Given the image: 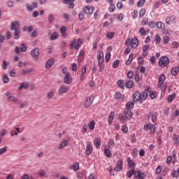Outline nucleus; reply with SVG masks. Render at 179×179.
<instances>
[{"label": "nucleus", "instance_id": "36", "mask_svg": "<svg viewBox=\"0 0 179 179\" xmlns=\"http://www.w3.org/2000/svg\"><path fill=\"white\" fill-rule=\"evenodd\" d=\"M83 43V41L82 40V38H78V41H77V44L75 46V50H79V48H80V45H82Z\"/></svg>", "mask_w": 179, "mask_h": 179}, {"label": "nucleus", "instance_id": "21", "mask_svg": "<svg viewBox=\"0 0 179 179\" xmlns=\"http://www.w3.org/2000/svg\"><path fill=\"white\" fill-rule=\"evenodd\" d=\"M124 117H126L127 120H131V118H132V111L129 109H127L124 111Z\"/></svg>", "mask_w": 179, "mask_h": 179}, {"label": "nucleus", "instance_id": "17", "mask_svg": "<svg viewBox=\"0 0 179 179\" xmlns=\"http://www.w3.org/2000/svg\"><path fill=\"white\" fill-rule=\"evenodd\" d=\"M166 24H173V23H176V16L172 15L166 18Z\"/></svg>", "mask_w": 179, "mask_h": 179}, {"label": "nucleus", "instance_id": "4", "mask_svg": "<svg viewBox=\"0 0 179 179\" xmlns=\"http://www.w3.org/2000/svg\"><path fill=\"white\" fill-rule=\"evenodd\" d=\"M166 80V76L164 74L159 76V82H158V87H160L163 92L166 91L167 87L166 84H164V81Z\"/></svg>", "mask_w": 179, "mask_h": 179}, {"label": "nucleus", "instance_id": "32", "mask_svg": "<svg viewBox=\"0 0 179 179\" xmlns=\"http://www.w3.org/2000/svg\"><path fill=\"white\" fill-rule=\"evenodd\" d=\"M134 81L132 80H129V81H127L126 83H125V86L126 87H127V89H131L132 87H134Z\"/></svg>", "mask_w": 179, "mask_h": 179}, {"label": "nucleus", "instance_id": "41", "mask_svg": "<svg viewBox=\"0 0 179 179\" xmlns=\"http://www.w3.org/2000/svg\"><path fill=\"white\" fill-rule=\"evenodd\" d=\"M156 26L157 27V29H164V24H163V22L158 21L156 23Z\"/></svg>", "mask_w": 179, "mask_h": 179}, {"label": "nucleus", "instance_id": "19", "mask_svg": "<svg viewBox=\"0 0 179 179\" xmlns=\"http://www.w3.org/2000/svg\"><path fill=\"white\" fill-rule=\"evenodd\" d=\"M75 0H64V3L69 5V9H72L73 6H75V3H73Z\"/></svg>", "mask_w": 179, "mask_h": 179}, {"label": "nucleus", "instance_id": "15", "mask_svg": "<svg viewBox=\"0 0 179 179\" xmlns=\"http://www.w3.org/2000/svg\"><path fill=\"white\" fill-rule=\"evenodd\" d=\"M134 178L144 179L145 178V173L141 172V171H135Z\"/></svg>", "mask_w": 179, "mask_h": 179}, {"label": "nucleus", "instance_id": "35", "mask_svg": "<svg viewBox=\"0 0 179 179\" xmlns=\"http://www.w3.org/2000/svg\"><path fill=\"white\" fill-rule=\"evenodd\" d=\"M119 120L122 124H124V122H127V117H125L123 114L119 115Z\"/></svg>", "mask_w": 179, "mask_h": 179}, {"label": "nucleus", "instance_id": "37", "mask_svg": "<svg viewBox=\"0 0 179 179\" xmlns=\"http://www.w3.org/2000/svg\"><path fill=\"white\" fill-rule=\"evenodd\" d=\"M134 60V55L130 54L129 56V59L126 61V65H131V63Z\"/></svg>", "mask_w": 179, "mask_h": 179}, {"label": "nucleus", "instance_id": "33", "mask_svg": "<svg viewBox=\"0 0 179 179\" xmlns=\"http://www.w3.org/2000/svg\"><path fill=\"white\" fill-rule=\"evenodd\" d=\"M104 155H105V156H106V157H108V158H110L113 156L111 151H110V149H108V148H105Z\"/></svg>", "mask_w": 179, "mask_h": 179}, {"label": "nucleus", "instance_id": "52", "mask_svg": "<svg viewBox=\"0 0 179 179\" xmlns=\"http://www.w3.org/2000/svg\"><path fill=\"white\" fill-rule=\"evenodd\" d=\"M156 120H157V113H154L152 115L151 120L152 121V122H155Z\"/></svg>", "mask_w": 179, "mask_h": 179}, {"label": "nucleus", "instance_id": "59", "mask_svg": "<svg viewBox=\"0 0 179 179\" xmlns=\"http://www.w3.org/2000/svg\"><path fill=\"white\" fill-rule=\"evenodd\" d=\"M163 41L164 44H168L169 41H170V38L168 36H165L163 38Z\"/></svg>", "mask_w": 179, "mask_h": 179}, {"label": "nucleus", "instance_id": "1", "mask_svg": "<svg viewBox=\"0 0 179 179\" xmlns=\"http://www.w3.org/2000/svg\"><path fill=\"white\" fill-rule=\"evenodd\" d=\"M151 97V99H156V96H157V92L152 91V89L150 87H148L147 90L143 91L141 94L139 92H136L133 94V100L134 101H139L141 104L148 99V96Z\"/></svg>", "mask_w": 179, "mask_h": 179}, {"label": "nucleus", "instance_id": "61", "mask_svg": "<svg viewBox=\"0 0 179 179\" xmlns=\"http://www.w3.org/2000/svg\"><path fill=\"white\" fill-rule=\"evenodd\" d=\"M99 71L103 72V69H104V64H98Z\"/></svg>", "mask_w": 179, "mask_h": 179}, {"label": "nucleus", "instance_id": "54", "mask_svg": "<svg viewBox=\"0 0 179 179\" xmlns=\"http://www.w3.org/2000/svg\"><path fill=\"white\" fill-rule=\"evenodd\" d=\"M171 162H173V157L168 156L166 158V164H171Z\"/></svg>", "mask_w": 179, "mask_h": 179}, {"label": "nucleus", "instance_id": "25", "mask_svg": "<svg viewBox=\"0 0 179 179\" xmlns=\"http://www.w3.org/2000/svg\"><path fill=\"white\" fill-rule=\"evenodd\" d=\"M33 72V68H29L22 70V75H30Z\"/></svg>", "mask_w": 179, "mask_h": 179}, {"label": "nucleus", "instance_id": "39", "mask_svg": "<svg viewBox=\"0 0 179 179\" xmlns=\"http://www.w3.org/2000/svg\"><path fill=\"white\" fill-rule=\"evenodd\" d=\"M8 100L11 103H18L17 99H16L15 96H10L8 97Z\"/></svg>", "mask_w": 179, "mask_h": 179}, {"label": "nucleus", "instance_id": "64", "mask_svg": "<svg viewBox=\"0 0 179 179\" xmlns=\"http://www.w3.org/2000/svg\"><path fill=\"white\" fill-rule=\"evenodd\" d=\"M118 65H120V60H116L113 64V68H118Z\"/></svg>", "mask_w": 179, "mask_h": 179}, {"label": "nucleus", "instance_id": "28", "mask_svg": "<svg viewBox=\"0 0 179 179\" xmlns=\"http://www.w3.org/2000/svg\"><path fill=\"white\" fill-rule=\"evenodd\" d=\"M59 37L58 32H54L50 37V41H54V40H57Z\"/></svg>", "mask_w": 179, "mask_h": 179}, {"label": "nucleus", "instance_id": "12", "mask_svg": "<svg viewBox=\"0 0 179 179\" xmlns=\"http://www.w3.org/2000/svg\"><path fill=\"white\" fill-rule=\"evenodd\" d=\"M36 8H37V2H35V1L32 2V5H30V4L26 5V9L29 12H33V10L36 9Z\"/></svg>", "mask_w": 179, "mask_h": 179}, {"label": "nucleus", "instance_id": "49", "mask_svg": "<svg viewBox=\"0 0 179 179\" xmlns=\"http://www.w3.org/2000/svg\"><path fill=\"white\" fill-rule=\"evenodd\" d=\"M122 131L123 134H127L128 133V126L127 125H123L122 127Z\"/></svg>", "mask_w": 179, "mask_h": 179}, {"label": "nucleus", "instance_id": "45", "mask_svg": "<svg viewBox=\"0 0 179 179\" xmlns=\"http://www.w3.org/2000/svg\"><path fill=\"white\" fill-rule=\"evenodd\" d=\"M178 72V69L177 68H173L171 71V75H173V76H176Z\"/></svg>", "mask_w": 179, "mask_h": 179}, {"label": "nucleus", "instance_id": "24", "mask_svg": "<svg viewBox=\"0 0 179 179\" xmlns=\"http://www.w3.org/2000/svg\"><path fill=\"white\" fill-rule=\"evenodd\" d=\"M173 141L175 145H177L178 146H179V136H178V135L174 134L173 135Z\"/></svg>", "mask_w": 179, "mask_h": 179}, {"label": "nucleus", "instance_id": "55", "mask_svg": "<svg viewBox=\"0 0 179 179\" xmlns=\"http://www.w3.org/2000/svg\"><path fill=\"white\" fill-rule=\"evenodd\" d=\"M117 85L120 89H124V81L120 80L117 81Z\"/></svg>", "mask_w": 179, "mask_h": 179}, {"label": "nucleus", "instance_id": "10", "mask_svg": "<svg viewBox=\"0 0 179 179\" xmlns=\"http://www.w3.org/2000/svg\"><path fill=\"white\" fill-rule=\"evenodd\" d=\"M40 55V50L38 48H35L31 51V57L37 59Z\"/></svg>", "mask_w": 179, "mask_h": 179}, {"label": "nucleus", "instance_id": "29", "mask_svg": "<svg viewBox=\"0 0 179 179\" xmlns=\"http://www.w3.org/2000/svg\"><path fill=\"white\" fill-rule=\"evenodd\" d=\"M114 120V112H110V115L108 116V124L109 125H111L113 124V121Z\"/></svg>", "mask_w": 179, "mask_h": 179}, {"label": "nucleus", "instance_id": "62", "mask_svg": "<svg viewBox=\"0 0 179 179\" xmlns=\"http://www.w3.org/2000/svg\"><path fill=\"white\" fill-rule=\"evenodd\" d=\"M148 26H149V27H151V29H153V27H155L156 26V22H155V21H150L148 23Z\"/></svg>", "mask_w": 179, "mask_h": 179}, {"label": "nucleus", "instance_id": "60", "mask_svg": "<svg viewBox=\"0 0 179 179\" xmlns=\"http://www.w3.org/2000/svg\"><path fill=\"white\" fill-rule=\"evenodd\" d=\"M137 61L139 65H142L143 64V57H138Z\"/></svg>", "mask_w": 179, "mask_h": 179}, {"label": "nucleus", "instance_id": "50", "mask_svg": "<svg viewBox=\"0 0 179 179\" xmlns=\"http://www.w3.org/2000/svg\"><path fill=\"white\" fill-rule=\"evenodd\" d=\"M78 41H76V39H73L71 43H70V49L72 50V48H73V47H75V45H76Z\"/></svg>", "mask_w": 179, "mask_h": 179}, {"label": "nucleus", "instance_id": "31", "mask_svg": "<svg viewBox=\"0 0 179 179\" xmlns=\"http://www.w3.org/2000/svg\"><path fill=\"white\" fill-rule=\"evenodd\" d=\"M69 145V143L67 140L63 141L59 145V149H64V148H66V146H68Z\"/></svg>", "mask_w": 179, "mask_h": 179}, {"label": "nucleus", "instance_id": "51", "mask_svg": "<svg viewBox=\"0 0 179 179\" xmlns=\"http://www.w3.org/2000/svg\"><path fill=\"white\" fill-rule=\"evenodd\" d=\"M114 10H115V5H114V4H110L109 12H110V13H113V12H114Z\"/></svg>", "mask_w": 179, "mask_h": 179}, {"label": "nucleus", "instance_id": "13", "mask_svg": "<svg viewBox=\"0 0 179 179\" xmlns=\"http://www.w3.org/2000/svg\"><path fill=\"white\" fill-rule=\"evenodd\" d=\"M84 12L87 13V15H92L93 12H94V8L93 6H87L84 8Z\"/></svg>", "mask_w": 179, "mask_h": 179}, {"label": "nucleus", "instance_id": "20", "mask_svg": "<svg viewBox=\"0 0 179 179\" xmlns=\"http://www.w3.org/2000/svg\"><path fill=\"white\" fill-rule=\"evenodd\" d=\"M135 169H129L126 173L127 178H132L133 176H135Z\"/></svg>", "mask_w": 179, "mask_h": 179}, {"label": "nucleus", "instance_id": "26", "mask_svg": "<svg viewBox=\"0 0 179 179\" xmlns=\"http://www.w3.org/2000/svg\"><path fill=\"white\" fill-rule=\"evenodd\" d=\"M70 169L71 170H73L74 171H78V170H79V163L76 162L70 166Z\"/></svg>", "mask_w": 179, "mask_h": 179}, {"label": "nucleus", "instance_id": "40", "mask_svg": "<svg viewBox=\"0 0 179 179\" xmlns=\"http://www.w3.org/2000/svg\"><path fill=\"white\" fill-rule=\"evenodd\" d=\"M47 98L49 100H52V99H54V92L53 91H50L47 94Z\"/></svg>", "mask_w": 179, "mask_h": 179}, {"label": "nucleus", "instance_id": "56", "mask_svg": "<svg viewBox=\"0 0 179 179\" xmlns=\"http://www.w3.org/2000/svg\"><path fill=\"white\" fill-rule=\"evenodd\" d=\"M121 97H122V94H121V92H117L115 93V98L117 99V100L121 99Z\"/></svg>", "mask_w": 179, "mask_h": 179}, {"label": "nucleus", "instance_id": "11", "mask_svg": "<svg viewBox=\"0 0 179 179\" xmlns=\"http://www.w3.org/2000/svg\"><path fill=\"white\" fill-rule=\"evenodd\" d=\"M19 26H20L19 21H13L10 24V30H20V29H19Z\"/></svg>", "mask_w": 179, "mask_h": 179}, {"label": "nucleus", "instance_id": "6", "mask_svg": "<svg viewBox=\"0 0 179 179\" xmlns=\"http://www.w3.org/2000/svg\"><path fill=\"white\" fill-rule=\"evenodd\" d=\"M124 169V160L122 159H118L116 164V166L114 168V171H117V173L120 171H122Z\"/></svg>", "mask_w": 179, "mask_h": 179}, {"label": "nucleus", "instance_id": "23", "mask_svg": "<svg viewBox=\"0 0 179 179\" xmlns=\"http://www.w3.org/2000/svg\"><path fill=\"white\" fill-rule=\"evenodd\" d=\"M95 127H96V122H94V120H92L88 123V128L90 131H94Z\"/></svg>", "mask_w": 179, "mask_h": 179}, {"label": "nucleus", "instance_id": "5", "mask_svg": "<svg viewBox=\"0 0 179 179\" xmlns=\"http://www.w3.org/2000/svg\"><path fill=\"white\" fill-rule=\"evenodd\" d=\"M170 64V59H169V57L166 56H163L160 58L159 60V65L161 66V68H164Z\"/></svg>", "mask_w": 179, "mask_h": 179}, {"label": "nucleus", "instance_id": "63", "mask_svg": "<svg viewBox=\"0 0 179 179\" xmlns=\"http://www.w3.org/2000/svg\"><path fill=\"white\" fill-rule=\"evenodd\" d=\"M172 47H173V48H178V47H179V43H178V42H177V41H173V42L172 43Z\"/></svg>", "mask_w": 179, "mask_h": 179}, {"label": "nucleus", "instance_id": "46", "mask_svg": "<svg viewBox=\"0 0 179 179\" xmlns=\"http://www.w3.org/2000/svg\"><path fill=\"white\" fill-rule=\"evenodd\" d=\"M145 2H146V0H140L137 3V6L138 8H142V6H143Z\"/></svg>", "mask_w": 179, "mask_h": 179}, {"label": "nucleus", "instance_id": "7", "mask_svg": "<svg viewBox=\"0 0 179 179\" xmlns=\"http://www.w3.org/2000/svg\"><path fill=\"white\" fill-rule=\"evenodd\" d=\"M93 101H94V96L91 95L90 96L87 97L84 101L85 108H89L93 103Z\"/></svg>", "mask_w": 179, "mask_h": 179}, {"label": "nucleus", "instance_id": "53", "mask_svg": "<svg viewBox=\"0 0 179 179\" xmlns=\"http://www.w3.org/2000/svg\"><path fill=\"white\" fill-rule=\"evenodd\" d=\"M71 69L73 72H76L78 71V66L76 63H73L71 64Z\"/></svg>", "mask_w": 179, "mask_h": 179}, {"label": "nucleus", "instance_id": "3", "mask_svg": "<svg viewBox=\"0 0 179 179\" xmlns=\"http://www.w3.org/2000/svg\"><path fill=\"white\" fill-rule=\"evenodd\" d=\"M125 45L127 47H129L131 45V48H138V45H139V41H138L137 38H127L125 41Z\"/></svg>", "mask_w": 179, "mask_h": 179}, {"label": "nucleus", "instance_id": "16", "mask_svg": "<svg viewBox=\"0 0 179 179\" xmlns=\"http://www.w3.org/2000/svg\"><path fill=\"white\" fill-rule=\"evenodd\" d=\"M54 64H55V59H54V58H51L45 63V68H46V69H50Z\"/></svg>", "mask_w": 179, "mask_h": 179}, {"label": "nucleus", "instance_id": "38", "mask_svg": "<svg viewBox=\"0 0 179 179\" xmlns=\"http://www.w3.org/2000/svg\"><path fill=\"white\" fill-rule=\"evenodd\" d=\"M127 110H131V108H134V106H135V102L134 101H129L127 103Z\"/></svg>", "mask_w": 179, "mask_h": 179}, {"label": "nucleus", "instance_id": "44", "mask_svg": "<svg viewBox=\"0 0 179 179\" xmlns=\"http://www.w3.org/2000/svg\"><path fill=\"white\" fill-rule=\"evenodd\" d=\"M145 15H146V9L142 8L139 13V17H143V16H145Z\"/></svg>", "mask_w": 179, "mask_h": 179}, {"label": "nucleus", "instance_id": "47", "mask_svg": "<svg viewBox=\"0 0 179 179\" xmlns=\"http://www.w3.org/2000/svg\"><path fill=\"white\" fill-rule=\"evenodd\" d=\"M3 83H9V77H8L7 74H4L3 78Z\"/></svg>", "mask_w": 179, "mask_h": 179}, {"label": "nucleus", "instance_id": "42", "mask_svg": "<svg viewBox=\"0 0 179 179\" xmlns=\"http://www.w3.org/2000/svg\"><path fill=\"white\" fill-rule=\"evenodd\" d=\"M150 134L151 135H155L156 132V125L152 124L151 127L150 128Z\"/></svg>", "mask_w": 179, "mask_h": 179}, {"label": "nucleus", "instance_id": "57", "mask_svg": "<svg viewBox=\"0 0 179 179\" xmlns=\"http://www.w3.org/2000/svg\"><path fill=\"white\" fill-rule=\"evenodd\" d=\"M8 150V147L5 146L3 148H0V155H3Z\"/></svg>", "mask_w": 179, "mask_h": 179}, {"label": "nucleus", "instance_id": "58", "mask_svg": "<svg viewBox=\"0 0 179 179\" xmlns=\"http://www.w3.org/2000/svg\"><path fill=\"white\" fill-rule=\"evenodd\" d=\"M172 176L175 178H178L179 177V173H178V171H173L172 172Z\"/></svg>", "mask_w": 179, "mask_h": 179}, {"label": "nucleus", "instance_id": "43", "mask_svg": "<svg viewBox=\"0 0 179 179\" xmlns=\"http://www.w3.org/2000/svg\"><path fill=\"white\" fill-rule=\"evenodd\" d=\"M45 171H44V170H39L38 171V176H39V177H41V178H43V177H45Z\"/></svg>", "mask_w": 179, "mask_h": 179}, {"label": "nucleus", "instance_id": "22", "mask_svg": "<svg viewBox=\"0 0 179 179\" xmlns=\"http://www.w3.org/2000/svg\"><path fill=\"white\" fill-rule=\"evenodd\" d=\"M94 143L96 148V149H100V146H101V139L99 138H96L94 140Z\"/></svg>", "mask_w": 179, "mask_h": 179}, {"label": "nucleus", "instance_id": "2", "mask_svg": "<svg viewBox=\"0 0 179 179\" xmlns=\"http://www.w3.org/2000/svg\"><path fill=\"white\" fill-rule=\"evenodd\" d=\"M62 73H64L63 82L65 85H71L73 78L71 76V73L68 72V69L64 67L62 69Z\"/></svg>", "mask_w": 179, "mask_h": 179}, {"label": "nucleus", "instance_id": "18", "mask_svg": "<svg viewBox=\"0 0 179 179\" xmlns=\"http://www.w3.org/2000/svg\"><path fill=\"white\" fill-rule=\"evenodd\" d=\"M92 152H93V145L92 143H89L86 147L87 156H90V155H92Z\"/></svg>", "mask_w": 179, "mask_h": 179}, {"label": "nucleus", "instance_id": "9", "mask_svg": "<svg viewBox=\"0 0 179 179\" xmlns=\"http://www.w3.org/2000/svg\"><path fill=\"white\" fill-rule=\"evenodd\" d=\"M127 162L129 169L131 170H135V168L136 167V164L134 160L131 159V157H127Z\"/></svg>", "mask_w": 179, "mask_h": 179}, {"label": "nucleus", "instance_id": "27", "mask_svg": "<svg viewBox=\"0 0 179 179\" xmlns=\"http://www.w3.org/2000/svg\"><path fill=\"white\" fill-rule=\"evenodd\" d=\"M29 87V83H22L20 86L18 87V90H22V89H27Z\"/></svg>", "mask_w": 179, "mask_h": 179}, {"label": "nucleus", "instance_id": "14", "mask_svg": "<svg viewBox=\"0 0 179 179\" xmlns=\"http://www.w3.org/2000/svg\"><path fill=\"white\" fill-rule=\"evenodd\" d=\"M97 59L98 64H103V62H104V53L103 52H98Z\"/></svg>", "mask_w": 179, "mask_h": 179}, {"label": "nucleus", "instance_id": "34", "mask_svg": "<svg viewBox=\"0 0 179 179\" xmlns=\"http://www.w3.org/2000/svg\"><path fill=\"white\" fill-rule=\"evenodd\" d=\"M20 36V29H16L14 31V38L15 40H19Z\"/></svg>", "mask_w": 179, "mask_h": 179}, {"label": "nucleus", "instance_id": "8", "mask_svg": "<svg viewBox=\"0 0 179 179\" xmlns=\"http://www.w3.org/2000/svg\"><path fill=\"white\" fill-rule=\"evenodd\" d=\"M68 92H69V87L65 85H62L59 88L58 94L60 96H62V94H65L66 93H68Z\"/></svg>", "mask_w": 179, "mask_h": 179}, {"label": "nucleus", "instance_id": "30", "mask_svg": "<svg viewBox=\"0 0 179 179\" xmlns=\"http://www.w3.org/2000/svg\"><path fill=\"white\" fill-rule=\"evenodd\" d=\"M85 56V51H83V50H81L80 51L79 53V56H78V62H82V61H83V57Z\"/></svg>", "mask_w": 179, "mask_h": 179}, {"label": "nucleus", "instance_id": "48", "mask_svg": "<svg viewBox=\"0 0 179 179\" xmlns=\"http://www.w3.org/2000/svg\"><path fill=\"white\" fill-rule=\"evenodd\" d=\"M176 98V94H172V95H169L168 96V102L169 103H171V101H173V100H174V99Z\"/></svg>", "mask_w": 179, "mask_h": 179}]
</instances>
